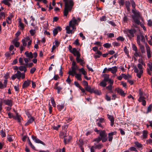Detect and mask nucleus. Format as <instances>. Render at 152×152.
Masks as SVG:
<instances>
[{
	"label": "nucleus",
	"instance_id": "1",
	"mask_svg": "<svg viewBox=\"0 0 152 152\" xmlns=\"http://www.w3.org/2000/svg\"><path fill=\"white\" fill-rule=\"evenodd\" d=\"M65 2V7L63 12L64 16H66L69 12L70 11L74 5L73 1L72 0H63Z\"/></svg>",
	"mask_w": 152,
	"mask_h": 152
},
{
	"label": "nucleus",
	"instance_id": "2",
	"mask_svg": "<svg viewBox=\"0 0 152 152\" xmlns=\"http://www.w3.org/2000/svg\"><path fill=\"white\" fill-rule=\"evenodd\" d=\"M94 131L97 134H99V136L102 140V142L107 141L108 140L107 134L105 130H98L96 128H95Z\"/></svg>",
	"mask_w": 152,
	"mask_h": 152
},
{
	"label": "nucleus",
	"instance_id": "3",
	"mask_svg": "<svg viewBox=\"0 0 152 152\" xmlns=\"http://www.w3.org/2000/svg\"><path fill=\"white\" fill-rule=\"evenodd\" d=\"M132 12L134 15H132V17L135 23L136 24L139 23L140 21V20L142 21H143V19L140 16V12L139 11L133 9L132 10Z\"/></svg>",
	"mask_w": 152,
	"mask_h": 152
},
{
	"label": "nucleus",
	"instance_id": "4",
	"mask_svg": "<svg viewBox=\"0 0 152 152\" xmlns=\"http://www.w3.org/2000/svg\"><path fill=\"white\" fill-rule=\"evenodd\" d=\"M137 66L138 68L140 69V72H139V70L136 66H134L133 68L134 72L137 73V76L139 78H140L141 75L143 73V67L141 64H138Z\"/></svg>",
	"mask_w": 152,
	"mask_h": 152
},
{
	"label": "nucleus",
	"instance_id": "5",
	"mask_svg": "<svg viewBox=\"0 0 152 152\" xmlns=\"http://www.w3.org/2000/svg\"><path fill=\"white\" fill-rule=\"evenodd\" d=\"M137 44L138 45H140V40L142 42H143L144 44L145 45V46L146 45H148L147 42H145V38H146L147 40V36L145 35V37L142 34L139 35H137Z\"/></svg>",
	"mask_w": 152,
	"mask_h": 152
},
{
	"label": "nucleus",
	"instance_id": "6",
	"mask_svg": "<svg viewBox=\"0 0 152 152\" xmlns=\"http://www.w3.org/2000/svg\"><path fill=\"white\" fill-rule=\"evenodd\" d=\"M76 29V27L75 25L72 23V21L69 22V26H67L66 28V33L68 34H73L74 33V31L72 30H75Z\"/></svg>",
	"mask_w": 152,
	"mask_h": 152
},
{
	"label": "nucleus",
	"instance_id": "7",
	"mask_svg": "<svg viewBox=\"0 0 152 152\" xmlns=\"http://www.w3.org/2000/svg\"><path fill=\"white\" fill-rule=\"evenodd\" d=\"M136 30L134 28H131L130 29H127L124 31V33L127 34V36L131 38L134 37V34L136 32Z\"/></svg>",
	"mask_w": 152,
	"mask_h": 152
},
{
	"label": "nucleus",
	"instance_id": "8",
	"mask_svg": "<svg viewBox=\"0 0 152 152\" xmlns=\"http://www.w3.org/2000/svg\"><path fill=\"white\" fill-rule=\"evenodd\" d=\"M79 67L78 66H74L72 67V71L70 70L68 73L69 75H71L72 76H74L75 74H76V70L77 69L79 70Z\"/></svg>",
	"mask_w": 152,
	"mask_h": 152
},
{
	"label": "nucleus",
	"instance_id": "9",
	"mask_svg": "<svg viewBox=\"0 0 152 152\" xmlns=\"http://www.w3.org/2000/svg\"><path fill=\"white\" fill-rule=\"evenodd\" d=\"M25 74L24 73H21L20 71H17V73L15 74L17 79L20 80L21 77L22 79L25 78Z\"/></svg>",
	"mask_w": 152,
	"mask_h": 152
},
{
	"label": "nucleus",
	"instance_id": "10",
	"mask_svg": "<svg viewBox=\"0 0 152 152\" xmlns=\"http://www.w3.org/2000/svg\"><path fill=\"white\" fill-rule=\"evenodd\" d=\"M31 138L35 142L37 143H40L44 145H45V143L43 142L37 138L36 136L32 135L31 136Z\"/></svg>",
	"mask_w": 152,
	"mask_h": 152
},
{
	"label": "nucleus",
	"instance_id": "11",
	"mask_svg": "<svg viewBox=\"0 0 152 152\" xmlns=\"http://www.w3.org/2000/svg\"><path fill=\"white\" fill-rule=\"evenodd\" d=\"M13 101L10 99H5L4 101V103L5 105H8L10 107H11L13 105Z\"/></svg>",
	"mask_w": 152,
	"mask_h": 152
},
{
	"label": "nucleus",
	"instance_id": "12",
	"mask_svg": "<svg viewBox=\"0 0 152 152\" xmlns=\"http://www.w3.org/2000/svg\"><path fill=\"white\" fill-rule=\"evenodd\" d=\"M117 133L115 132H113L109 133L108 134V141L110 142H112L113 138V135H116Z\"/></svg>",
	"mask_w": 152,
	"mask_h": 152
},
{
	"label": "nucleus",
	"instance_id": "13",
	"mask_svg": "<svg viewBox=\"0 0 152 152\" xmlns=\"http://www.w3.org/2000/svg\"><path fill=\"white\" fill-rule=\"evenodd\" d=\"M68 49L69 52L72 53L74 55H75L76 53L79 51L77 50L75 48H72V46L71 45H69Z\"/></svg>",
	"mask_w": 152,
	"mask_h": 152
},
{
	"label": "nucleus",
	"instance_id": "14",
	"mask_svg": "<svg viewBox=\"0 0 152 152\" xmlns=\"http://www.w3.org/2000/svg\"><path fill=\"white\" fill-rule=\"evenodd\" d=\"M31 80H29L25 81L23 84L22 88L24 89L27 88L31 84Z\"/></svg>",
	"mask_w": 152,
	"mask_h": 152
},
{
	"label": "nucleus",
	"instance_id": "15",
	"mask_svg": "<svg viewBox=\"0 0 152 152\" xmlns=\"http://www.w3.org/2000/svg\"><path fill=\"white\" fill-rule=\"evenodd\" d=\"M75 56H76L77 57L76 58V59L78 63H80L81 62H83V60L81 59L80 57V54L79 51L77 52L75 54V55H74Z\"/></svg>",
	"mask_w": 152,
	"mask_h": 152
},
{
	"label": "nucleus",
	"instance_id": "16",
	"mask_svg": "<svg viewBox=\"0 0 152 152\" xmlns=\"http://www.w3.org/2000/svg\"><path fill=\"white\" fill-rule=\"evenodd\" d=\"M115 90L118 93L120 94L123 97H124L125 96L126 94L124 93V91L121 89L118 88H116Z\"/></svg>",
	"mask_w": 152,
	"mask_h": 152
},
{
	"label": "nucleus",
	"instance_id": "17",
	"mask_svg": "<svg viewBox=\"0 0 152 152\" xmlns=\"http://www.w3.org/2000/svg\"><path fill=\"white\" fill-rule=\"evenodd\" d=\"M107 70L108 71H110L113 74H116L117 71V67L116 66H114L112 68H108Z\"/></svg>",
	"mask_w": 152,
	"mask_h": 152
},
{
	"label": "nucleus",
	"instance_id": "18",
	"mask_svg": "<svg viewBox=\"0 0 152 152\" xmlns=\"http://www.w3.org/2000/svg\"><path fill=\"white\" fill-rule=\"evenodd\" d=\"M8 80H4V84L0 81V89H3L7 87Z\"/></svg>",
	"mask_w": 152,
	"mask_h": 152
},
{
	"label": "nucleus",
	"instance_id": "19",
	"mask_svg": "<svg viewBox=\"0 0 152 152\" xmlns=\"http://www.w3.org/2000/svg\"><path fill=\"white\" fill-rule=\"evenodd\" d=\"M147 57L148 58L151 57V49L148 45H146V46Z\"/></svg>",
	"mask_w": 152,
	"mask_h": 152
},
{
	"label": "nucleus",
	"instance_id": "20",
	"mask_svg": "<svg viewBox=\"0 0 152 152\" xmlns=\"http://www.w3.org/2000/svg\"><path fill=\"white\" fill-rule=\"evenodd\" d=\"M14 119L17 120L18 122H20L21 120L23 119V118L20 115L18 114V112H16V116L14 117Z\"/></svg>",
	"mask_w": 152,
	"mask_h": 152
},
{
	"label": "nucleus",
	"instance_id": "21",
	"mask_svg": "<svg viewBox=\"0 0 152 152\" xmlns=\"http://www.w3.org/2000/svg\"><path fill=\"white\" fill-rule=\"evenodd\" d=\"M9 2H12V0H3L1 1V3H4L5 5H7L8 7H10L11 6V4L9 3Z\"/></svg>",
	"mask_w": 152,
	"mask_h": 152
},
{
	"label": "nucleus",
	"instance_id": "22",
	"mask_svg": "<svg viewBox=\"0 0 152 152\" xmlns=\"http://www.w3.org/2000/svg\"><path fill=\"white\" fill-rule=\"evenodd\" d=\"M107 116L108 119L110 121H111V123H110V125L113 126L114 124V118H113V116H111L110 115H109V114L107 115Z\"/></svg>",
	"mask_w": 152,
	"mask_h": 152
},
{
	"label": "nucleus",
	"instance_id": "23",
	"mask_svg": "<svg viewBox=\"0 0 152 152\" xmlns=\"http://www.w3.org/2000/svg\"><path fill=\"white\" fill-rule=\"evenodd\" d=\"M18 39L17 38H15L12 40L13 44L16 47H18L20 45V43L17 42Z\"/></svg>",
	"mask_w": 152,
	"mask_h": 152
},
{
	"label": "nucleus",
	"instance_id": "24",
	"mask_svg": "<svg viewBox=\"0 0 152 152\" xmlns=\"http://www.w3.org/2000/svg\"><path fill=\"white\" fill-rule=\"evenodd\" d=\"M30 18L31 19L30 20V21L31 22V26H33L34 27V29H37V27H35V24L34 23V22L35 20V18L33 17L32 16H31L30 17Z\"/></svg>",
	"mask_w": 152,
	"mask_h": 152
},
{
	"label": "nucleus",
	"instance_id": "25",
	"mask_svg": "<svg viewBox=\"0 0 152 152\" xmlns=\"http://www.w3.org/2000/svg\"><path fill=\"white\" fill-rule=\"evenodd\" d=\"M66 137V136H64V142L65 144H66L67 143H69L70 142V140L72 139V137L69 136L67 138H65V137Z\"/></svg>",
	"mask_w": 152,
	"mask_h": 152
},
{
	"label": "nucleus",
	"instance_id": "26",
	"mask_svg": "<svg viewBox=\"0 0 152 152\" xmlns=\"http://www.w3.org/2000/svg\"><path fill=\"white\" fill-rule=\"evenodd\" d=\"M25 54L27 57L30 58H33V56L31 52L29 53L28 51H26L25 52Z\"/></svg>",
	"mask_w": 152,
	"mask_h": 152
},
{
	"label": "nucleus",
	"instance_id": "27",
	"mask_svg": "<svg viewBox=\"0 0 152 152\" xmlns=\"http://www.w3.org/2000/svg\"><path fill=\"white\" fill-rule=\"evenodd\" d=\"M94 146L95 147V149H101L103 147V145L102 143H99L98 144H96L94 143Z\"/></svg>",
	"mask_w": 152,
	"mask_h": 152
},
{
	"label": "nucleus",
	"instance_id": "28",
	"mask_svg": "<svg viewBox=\"0 0 152 152\" xmlns=\"http://www.w3.org/2000/svg\"><path fill=\"white\" fill-rule=\"evenodd\" d=\"M85 88L87 91L91 94L93 93V91L94 88H91L90 86H87L85 87Z\"/></svg>",
	"mask_w": 152,
	"mask_h": 152
},
{
	"label": "nucleus",
	"instance_id": "29",
	"mask_svg": "<svg viewBox=\"0 0 152 152\" xmlns=\"http://www.w3.org/2000/svg\"><path fill=\"white\" fill-rule=\"evenodd\" d=\"M125 5L127 11H129L130 10V3L129 1H126L125 2Z\"/></svg>",
	"mask_w": 152,
	"mask_h": 152
},
{
	"label": "nucleus",
	"instance_id": "30",
	"mask_svg": "<svg viewBox=\"0 0 152 152\" xmlns=\"http://www.w3.org/2000/svg\"><path fill=\"white\" fill-rule=\"evenodd\" d=\"M145 97L143 98L140 99H138V100L140 102H142V104L143 106H145L146 104V101L145 100Z\"/></svg>",
	"mask_w": 152,
	"mask_h": 152
},
{
	"label": "nucleus",
	"instance_id": "31",
	"mask_svg": "<svg viewBox=\"0 0 152 152\" xmlns=\"http://www.w3.org/2000/svg\"><path fill=\"white\" fill-rule=\"evenodd\" d=\"M102 75V76L104 77V79L103 80L104 81H106L107 82L108 80L110 78L109 75L107 74H104Z\"/></svg>",
	"mask_w": 152,
	"mask_h": 152
},
{
	"label": "nucleus",
	"instance_id": "32",
	"mask_svg": "<svg viewBox=\"0 0 152 152\" xmlns=\"http://www.w3.org/2000/svg\"><path fill=\"white\" fill-rule=\"evenodd\" d=\"M121 75H123V78L125 80H128L130 79H131V76L129 74L127 75L124 74L122 73L121 74Z\"/></svg>",
	"mask_w": 152,
	"mask_h": 152
},
{
	"label": "nucleus",
	"instance_id": "33",
	"mask_svg": "<svg viewBox=\"0 0 152 152\" xmlns=\"http://www.w3.org/2000/svg\"><path fill=\"white\" fill-rule=\"evenodd\" d=\"M107 82L106 81H104L103 80L100 83L99 85L100 86L103 87H106L107 85V83H106Z\"/></svg>",
	"mask_w": 152,
	"mask_h": 152
},
{
	"label": "nucleus",
	"instance_id": "34",
	"mask_svg": "<svg viewBox=\"0 0 152 152\" xmlns=\"http://www.w3.org/2000/svg\"><path fill=\"white\" fill-rule=\"evenodd\" d=\"M144 21H142L141 22L140 21V22L138 23H137L136 24L138 25H140L141 27L145 31L146 30V28L144 26Z\"/></svg>",
	"mask_w": 152,
	"mask_h": 152
},
{
	"label": "nucleus",
	"instance_id": "35",
	"mask_svg": "<svg viewBox=\"0 0 152 152\" xmlns=\"http://www.w3.org/2000/svg\"><path fill=\"white\" fill-rule=\"evenodd\" d=\"M19 69L21 71H24V72L25 73L27 71V69H26V66H21L19 67Z\"/></svg>",
	"mask_w": 152,
	"mask_h": 152
},
{
	"label": "nucleus",
	"instance_id": "36",
	"mask_svg": "<svg viewBox=\"0 0 152 152\" xmlns=\"http://www.w3.org/2000/svg\"><path fill=\"white\" fill-rule=\"evenodd\" d=\"M135 146L138 148H141V149H142V145L139 142H138L136 141L134 142Z\"/></svg>",
	"mask_w": 152,
	"mask_h": 152
},
{
	"label": "nucleus",
	"instance_id": "37",
	"mask_svg": "<svg viewBox=\"0 0 152 152\" xmlns=\"http://www.w3.org/2000/svg\"><path fill=\"white\" fill-rule=\"evenodd\" d=\"M75 77L79 80L81 81L82 79L81 78V75L80 74L76 73L75 74Z\"/></svg>",
	"mask_w": 152,
	"mask_h": 152
},
{
	"label": "nucleus",
	"instance_id": "38",
	"mask_svg": "<svg viewBox=\"0 0 152 152\" xmlns=\"http://www.w3.org/2000/svg\"><path fill=\"white\" fill-rule=\"evenodd\" d=\"M139 45H140V47L141 50V53H145V51L144 46L143 45H142L141 44Z\"/></svg>",
	"mask_w": 152,
	"mask_h": 152
},
{
	"label": "nucleus",
	"instance_id": "39",
	"mask_svg": "<svg viewBox=\"0 0 152 152\" xmlns=\"http://www.w3.org/2000/svg\"><path fill=\"white\" fill-rule=\"evenodd\" d=\"M148 131L146 130H143V138H146L148 136Z\"/></svg>",
	"mask_w": 152,
	"mask_h": 152
},
{
	"label": "nucleus",
	"instance_id": "40",
	"mask_svg": "<svg viewBox=\"0 0 152 152\" xmlns=\"http://www.w3.org/2000/svg\"><path fill=\"white\" fill-rule=\"evenodd\" d=\"M101 140H102L99 136L98 137L95 138L93 140V141L96 142L97 143H98Z\"/></svg>",
	"mask_w": 152,
	"mask_h": 152
},
{
	"label": "nucleus",
	"instance_id": "41",
	"mask_svg": "<svg viewBox=\"0 0 152 152\" xmlns=\"http://www.w3.org/2000/svg\"><path fill=\"white\" fill-rule=\"evenodd\" d=\"M79 72H82V74L85 75L87 74V72L83 68H81L79 69Z\"/></svg>",
	"mask_w": 152,
	"mask_h": 152
},
{
	"label": "nucleus",
	"instance_id": "42",
	"mask_svg": "<svg viewBox=\"0 0 152 152\" xmlns=\"http://www.w3.org/2000/svg\"><path fill=\"white\" fill-rule=\"evenodd\" d=\"M118 3L120 6H123L125 3V0H118Z\"/></svg>",
	"mask_w": 152,
	"mask_h": 152
},
{
	"label": "nucleus",
	"instance_id": "43",
	"mask_svg": "<svg viewBox=\"0 0 152 152\" xmlns=\"http://www.w3.org/2000/svg\"><path fill=\"white\" fill-rule=\"evenodd\" d=\"M57 107L59 111H61L64 108V106L63 104L61 105L58 104L57 105Z\"/></svg>",
	"mask_w": 152,
	"mask_h": 152
},
{
	"label": "nucleus",
	"instance_id": "44",
	"mask_svg": "<svg viewBox=\"0 0 152 152\" xmlns=\"http://www.w3.org/2000/svg\"><path fill=\"white\" fill-rule=\"evenodd\" d=\"M147 65L148 66V68L147 69L152 71V62H149V63L147 64Z\"/></svg>",
	"mask_w": 152,
	"mask_h": 152
},
{
	"label": "nucleus",
	"instance_id": "45",
	"mask_svg": "<svg viewBox=\"0 0 152 152\" xmlns=\"http://www.w3.org/2000/svg\"><path fill=\"white\" fill-rule=\"evenodd\" d=\"M139 95L140 97L139 99H140L145 97L143 96V92L140 90H139Z\"/></svg>",
	"mask_w": 152,
	"mask_h": 152
},
{
	"label": "nucleus",
	"instance_id": "46",
	"mask_svg": "<svg viewBox=\"0 0 152 152\" xmlns=\"http://www.w3.org/2000/svg\"><path fill=\"white\" fill-rule=\"evenodd\" d=\"M93 93L98 95H100L101 94V93L100 91H99L97 89L94 90V88L93 89Z\"/></svg>",
	"mask_w": 152,
	"mask_h": 152
},
{
	"label": "nucleus",
	"instance_id": "47",
	"mask_svg": "<svg viewBox=\"0 0 152 152\" xmlns=\"http://www.w3.org/2000/svg\"><path fill=\"white\" fill-rule=\"evenodd\" d=\"M103 46L107 48H108L111 46V45L109 43H106L103 44Z\"/></svg>",
	"mask_w": 152,
	"mask_h": 152
},
{
	"label": "nucleus",
	"instance_id": "48",
	"mask_svg": "<svg viewBox=\"0 0 152 152\" xmlns=\"http://www.w3.org/2000/svg\"><path fill=\"white\" fill-rule=\"evenodd\" d=\"M6 22L8 24H10L12 23V18L10 16L7 18V19L6 20Z\"/></svg>",
	"mask_w": 152,
	"mask_h": 152
},
{
	"label": "nucleus",
	"instance_id": "49",
	"mask_svg": "<svg viewBox=\"0 0 152 152\" xmlns=\"http://www.w3.org/2000/svg\"><path fill=\"white\" fill-rule=\"evenodd\" d=\"M152 108V104H150L148 107L146 113H148L151 112Z\"/></svg>",
	"mask_w": 152,
	"mask_h": 152
},
{
	"label": "nucleus",
	"instance_id": "50",
	"mask_svg": "<svg viewBox=\"0 0 152 152\" xmlns=\"http://www.w3.org/2000/svg\"><path fill=\"white\" fill-rule=\"evenodd\" d=\"M54 89L57 90V93L59 94L61 91L63 89V88L60 86H58L56 88H54Z\"/></svg>",
	"mask_w": 152,
	"mask_h": 152
},
{
	"label": "nucleus",
	"instance_id": "51",
	"mask_svg": "<svg viewBox=\"0 0 152 152\" xmlns=\"http://www.w3.org/2000/svg\"><path fill=\"white\" fill-rule=\"evenodd\" d=\"M129 150L130 151H134L137 152V151L136 148L132 146L129 148Z\"/></svg>",
	"mask_w": 152,
	"mask_h": 152
},
{
	"label": "nucleus",
	"instance_id": "52",
	"mask_svg": "<svg viewBox=\"0 0 152 152\" xmlns=\"http://www.w3.org/2000/svg\"><path fill=\"white\" fill-rule=\"evenodd\" d=\"M130 2L131 3L132 7L135 9L136 7V4L133 0H130Z\"/></svg>",
	"mask_w": 152,
	"mask_h": 152
},
{
	"label": "nucleus",
	"instance_id": "53",
	"mask_svg": "<svg viewBox=\"0 0 152 152\" xmlns=\"http://www.w3.org/2000/svg\"><path fill=\"white\" fill-rule=\"evenodd\" d=\"M0 134L2 137H5L6 136L5 133L4 132L3 130H1L0 132Z\"/></svg>",
	"mask_w": 152,
	"mask_h": 152
},
{
	"label": "nucleus",
	"instance_id": "54",
	"mask_svg": "<svg viewBox=\"0 0 152 152\" xmlns=\"http://www.w3.org/2000/svg\"><path fill=\"white\" fill-rule=\"evenodd\" d=\"M105 35H108V37L109 38H113V37H114V35L113 33H108L107 34H105Z\"/></svg>",
	"mask_w": 152,
	"mask_h": 152
},
{
	"label": "nucleus",
	"instance_id": "55",
	"mask_svg": "<svg viewBox=\"0 0 152 152\" xmlns=\"http://www.w3.org/2000/svg\"><path fill=\"white\" fill-rule=\"evenodd\" d=\"M29 32L32 36H33L35 33L36 31L35 29H31L29 31Z\"/></svg>",
	"mask_w": 152,
	"mask_h": 152
},
{
	"label": "nucleus",
	"instance_id": "56",
	"mask_svg": "<svg viewBox=\"0 0 152 152\" xmlns=\"http://www.w3.org/2000/svg\"><path fill=\"white\" fill-rule=\"evenodd\" d=\"M118 40L121 41V42L124 41L125 39L122 37L119 36L117 38Z\"/></svg>",
	"mask_w": 152,
	"mask_h": 152
},
{
	"label": "nucleus",
	"instance_id": "57",
	"mask_svg": "<svg viewBox=\"0 0 152 152\" xmlns=\"http://www.w3.org/2000/svg\"><path fill=\"white\" fill-rule=\"evenodd\" d=\"M124 51L126 54L128 56L129 54V51H128V49H127L126 47L125 46L124 48Z\"/></svg>",
	"mask_w": 152,
	"mask_h": 152
},
{
	"label": "nucleus",
	"instance_id": "58",
	"mask_svg": "<svg viewBox=\"0 0 152 152\" xmlns=\"http://www.w3.org/2000/svg\"><path fill=\"white\" fill-rule=\"evenodd\" d=\"M34 119L35 118L34 117H31L28 121L29 123L31 124L34 121Z\"/></svg>",
	"mask_w": 152,
	"mask_h": 152
},
{
	"label": "nucleus",
	"instance_id": "59",
	"mask_svg": "<svg viewBox=\"0 0 152 152\" xmlns=\"http://www.w3.org/2000/svg\"><path fill=\"white\" fill-rule=\"evenodd\" d=\"M132 50L135 52H137L138 50L136 46L134 44H133L132 45Z\"/></svg>",
	"mask_w": 152,
	"mask_h": 152
},
{
	"label": "nucleus",
	"instance_id": "60",
	"mask_svg": "<svg viewBox=\"0 0 152 152\" xmlns=\"http://www.w3.org/2000/svg\"><path fill=\"white\" fill-rule=\"evenodd\" d=\"M124 16L123 18V20L124 22H126L128 20V19L125 14H124Z\"/></svg>",
	"mask_w": 152,
	"mask_h": 152
},
{
	"label": "nucleus",
	"instance_id": "61",
	"mask_svg": "<svg viewBox=\"0 0 152 152\" xmlns=\"http://www.w3.org/2000/svg\"><path fill=\"white\" fill-rule=\"evenodd\" d=\"M59 79V77L58 76V75H55L53 77V78L51 80H53V79L54 80H58V79Z\"/></svg>",
	"mask_w": 152,
	"mask_h": 152
},
{
	"label": "nucleus",
	"instance_id": "62",
	"mask_svg": "<svg viewBox=\"0 0 152 152\" xmlns=\"http://www.w3.org/2000/svg\"><path fill=\"white\" fill-rule=\"evenodd\" d=\"M51 103L52 104V105L54 107H55L56 106V104L53 98H51Z\"/></svg>",
	"mask_w": 152,
	"mask_h": 152
},
{
	"label": "nucleus",
	"instance_id": "63",
	"mask_svg": "<svg viewBox=\"0 0 152 152\" xmlns=\"http://www.w3.org/2000/svg\"><path fill=\"white\" fill-rule=\"evenodd\" d=\"M72 21V23H73L72 24H73L74 25L76 24L77 23V20L76 19L75 17L73 18Z\"/></svg>",
	"mask_w": 152,
	"mask_h": 152
},
{
	"label": "nucleus",
	"instance_id": "64",
	"mask_svg": "<svg viewBox=\"0 0 152 152\" xmlns=\"http://www.w3.org/2000/svg\"><path fill=\"white\" fill-rule=\"evenodd\" d=\"M53 35L54 36H56L58 33V31L57 29L55 28L53 30Z\"/></svg>",
	"mask_w": 152,
	"mask_h": 152
}]
</instances>
